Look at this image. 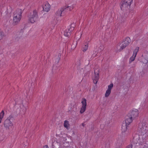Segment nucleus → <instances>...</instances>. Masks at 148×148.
<instances>
[{"label": "nucleus", "mask_w": 148, "mask_h": 148, "mask_svg": "<svg viewBox=\"0 0 148 148\" xmlns=\"http://www.w3.org/2000/svg\"><path fill=\"white\" fill-rule=\"evenodd\" d=\"M23 11L21 9H17L14 13L13 20V24L15 25L17 24L20 21L22 17Z\"/></svg>", "instance_id": "1"}, {"label": "nucleus", "mask_w": 148, "mask_h": 148, "mask_svg": "<svg viewBox=\"0 0 148 148\" xmlns=\"http://www.w3.org/2000/svg\"><path fill=\"white\" fill-rule=\"evenodd\" d=\"M134 119L132 117L128 114L125 116V123H123L122 127L121 130L123 132H125L127 130V127Z\"/></svg>", "instance_id": "2"}, {"label": "nucleus", "mask_w": 148, "mask_h": 148, "mask_svg": "<svg viewBox=\"0 0 148 148\" xmlns=\"http://www.w3.org/2000/svg\"><path fill=\"white\" fill-rule=\"evenodd\" d=\"M139 133L144 138L148 136V127L144 123L139 127L138 129Z\"/></svg>", "instance_id": "3"}, {"label": "nucleus", "mask_w": 148, "mask_h": 148, "mask_svg": "<svg viewBox=\"0 0 148 148\" xmlns=\"http://www.w3.org/2000/svg\"><path fill=\"white\" fill-rule=\"evenodd\" d=\"M14 120V117L12 115H10L8 118L5 120L4 122V127L6 129H9L13 125L12 122Z\"/></svg>", "instance_id": "4"}, {"label": "nucleus", "mask_w": 148, "mask_h": 148, "mask_svg": "<svg viewBox=\"0 0 148 148\" xmlns=\"http://www.w3.org/2000/svg\"><path fill=\"white\" fill-rule=\"evenodd\" d=\"M139 60L143 64H147L148 62V53L147 52L144 53L139 58Z\"/></svg>", "instance_id": "5"}, {"label": "nucleus", "mask_w": 148, "mask_h": 148, "mask_svg": "<svg viewBox=\"0 0 148 148\" xmlns=\"http://www.w3.org/2000/svg\"><path fill=\"white\" fill-rule=\"evenodd\" d=\"M99 70L96 69L94 70V74L92 77L93 82L95 84H96L99 78Z\"/></svg>", "instance_id": "6"}, {"label": "nucleus", "mask_w": 148, "mask_h": 148, "mask_svg": "<svg viewBox=\"0 0 148 148\" xmlns=\"http://www.w3.org/2000/svg\"><path fill=\"white\" fill-rule=\"evenodd\" d=\"M132 0L130 1L129 0V2H128V1H126L125 0H123L121 1L120 3L121 9V10H124V8H127L128 6H130L132 2Z\"/></svg>", "instance_id": "7"}, {"label": "nucleus", "mask_w": 148, "mask_h": 148, "mask_svg": "<svg viewBox=\"0 0 148 148\" xmlns=\"http://www.w3.org/2000/svg\"><path fill=\"white\" fill-rule=\"evenodd\" d=\"M81 102L82 104V106L81 108L80 112L82 114L86 110V99L84 98L82 99Z\"/></svg>", "instance_id": "8"}, {"label": "nucleus", "mask_w": 148, "mask_h": 148, "mask_svg": "<svg viewBox=\"0 0 148 148\" xmlns=\"http://www.w3.org/2000/svg\"><path fill=\"white\" fill-rule=\"evenodd\" d=\"M131 116L134 119L136 117L138 116V110L135 109L133 110L131 112L128 114Z\"/></svg>", "instance_id": "9"}, {"label": "nucleus", "mask_w": 148, "mask_h": 148, "mask_svg": "<svg viewBox=\"0 0 148 148\" xmlns=\"http://www.w3.org/2000/svg\"><path fill=\"white\" fill-rule=\"evenodd\" d=\"M74 29V27H73V28L70 27V29H66L64 32V36L69 37L71 35V32Z\"/></svg>", "instance_id": "10"}, {"label": "nucleus", "mask_w": 148, "mask_h": 148, "mask_svg": "<svg viewBox=\"0 0 148 148\" xmlns=\"http://www.w3.org/2000/svg\"><path fill=\"white\" fill-rule=\"evenodd\" d=\"M28 17L29 18V20L31 23H34L35 22L38 18H34V16L32 15L31 14L30 15H29Z\"/></svg>", "instance_id": "11"}, {"label": "nucleus", "mask_w": 148, "mask_h": 148, "mask_svg": "<svg viewBox=\"0 0 148 148\" xmlns=\"http://www.w3.org/2000/svg\"><path fill=\"white\" fill-rule=\"evenodd\" d=\"M121 46L120 48L117 51V52H118L121 51L128 46L127 45L126 43H125L124 42H123V41L121 42Z\"/></svg>", "instance_id": "12"}, {"label": "nucleus", "mask_w": 148, "mask_h": 148, "mask_svg": "<svg viewBox=\"0 0 148 148\" xmlns=\"http://www.w3.org/2000/svg\"><path fill=\"white\" fill-rule=\"evenodd\" d=\"M43 10L44 11L48 12L50 10V5L48 3L46 4L42 5Z\"/></svg>", "instance_id": "13"}, {"label": "nucleus", "mask_w": 148, "mask_h": 148, "mask_svg": "<svg viewBox=\"0 0 148 148\" xmlns=\"http://www.w3.org/2000/svg\"><path fill=\"white\" fill-rule=\"evenodd\" d=\"M20 108V112L22 114L25 113L26 112V108L24 106L23 104L21 105Z\"/></svg>", "instance_id": "14"}, {"label": "nucleus", "mask_w": 148, "mask_h": 148, "mask_svg": "<svg viewBox=\"0 0 148 148\" xmlns=\"http://www.w3.org/2000/svg\"><path fill=\"white\" fill-rule=\"evenodd\" d=\"M15 103V104L16 105L17 104H20L22 103H23V100L21 99L20 97H19L18 98H17V99H16L14 100Z\"/></svg>", "instance_id": "15"}, {"label": "nucleus", "mask_w": 148, "mask_h": 148, "mask_svg": "<svg viewBox=\"0 0 148 148\" xmlns=\"http://www.w3.org/2000/svg\"><path fill=\"white\" fill-rule=\"evenodd\" d=\"M123 41L125 43H126L127 45H128L131 42V40L130 38L127 37Z\"/></svg>", "instance_id": "16"}, {"label": "nucleus", "mask_w": 148, "mask_h": 148, "mask_svg": "<svg viewBox=\"0 0 148 148\" xmlns=\"http://www.w3.org/2000/svg\"><path fill=\"white\" fill-rule=\"evenodd\" d=\"M56 14L58 16H63L64 14L63 13L62 11V10L61 9L60 10H58L56 13Z\"/></svg>", "instance_id": "17"}, {"label": "nucleus", "mask_w": 148, "mask_h": 148, "mask_svg": "<svg viewBox=\"0 0 148 148\" xmlns=\"http://www.w3.org/2000/svg\"><path fill=\"white\" fill-rule=\"evenodd\" d=\"M62 10V11L63 13L65 14V13L68 12L67 10V8L66 7V5L61 8Z\"/></svg>", "instance_id": "18"}, {"label": "nucleus", "mask_w": 148, "mask_h": 148, "mask_svg": "<svg viewBox=\"0 0 148 148\" xmlns=\"http://www.w3.org/2000/svg\"><path fill=\"white\" fill-rule=\"evenodd\" d=\"M31 14L34 16V18H38V12L36 10H34L33 11V13Z\"/></svg>", "instance_id": "19"}, {"label": "nucleus", "mask_w": 148, "mask_h": 148, "mask_svg": "<svg viewBox=\"0 0 148 148\" xmlns=\"http://www.w3.org/2000/svg\"><path fill=\"white\" fill-rule=\"evenodd\" d=\"M64 125L65 127L67 128L69 126V122L67 120H65L64 121Z\"/></svg>", "instance_id": "20"}, {"label": "nucleus", "mask_w": 148, "mask_h": 148, "mask_svg": "<svg viewBox=\"0 0 148 148\" xmlns=\"http://www.w3.org/2000/svg\"><path fill=\"white\" fill-rule=\"evenodd\" d=\"M139 49V48L138 47H136L135 49L133 52V56H136L138 52V50Z\"/></svg>", "instance_id": "21"}, {"label": "nucleus", "mask_w": 148, "mask_h": 148, "mask_svg": "<svg viewBox=\"0 0 148 148\" xmlns=\"http://www.w3.org/2000/svg\"><path fill=\"white\" fill-rule=\"evenodd\" d=\"M5 36V35L3 32L2 31H0V40H1Z\"/></svg>", "instance_id": "22"}, {"label": "nucleus", "mask_w": 148, "mask_h": 148, "mask_svg": "<svg viewBox=\"0 0 148 148\" xmlns=\"http://www.w3.org/2000/svg\"><path fill=\"white\" fill-rule=\"evenodd\" d=\"M111 93V90H106L105 94V97H108L109 96Z\"/></svg>", "instance_id": "23"}, {"label": "nucleus", "mask_w": 148, "mask_h": 148, "mask_svg": "<svg viewBox=\"0 0 148 148\" xmlns=\"http://www.w3.org/2000/svg\"><path fill=\"white\" fill-rule=\"evenodd\" d=\"M67 8V10L68 11H71L73 9V7L72 6H68V5H66Z\"/></svg>", "instance_id": "24"}, {"label": "nucleus", "mask_w": 148, "mask_h": 148, "mask_svg": "<svg viewBox=\"0 0 148 148\" xmlns=\"http://www.w3.org/2000/svg\"><path fill=\"white\" fill-rule=\"evenodd\" d=\"M135 57L136 56H133V55L130 58L129 62L130 63L132 62L134 60Z\"/></svg>", "instance_id": "25"}, {"label": "nucleus", "mask_w": 148, "mask_h": 148, "mask_svg": "<svg viewBox=\"0 0 148 148\" xmlns=\"http://www.w3.org/2000/svg\"><path fill=\"white\" fill-rule=\"evenodd\" d=\"M4 115V113L3 110H2L0 113V119H3Z\"/></svg>", "instance_id": "26"}, {"label": "nucleus", "mask_w": 148, "mask_h": 148, "mask_svg": "<svg viewBox=\"0 0 148 148\" xmlns=\"http://www.w3.org/2000/svg\"><path fill=\"white\" fill-rule=\"evenodd\" d=\"M60 55H59L57 57L56 59V62L57 63L59 62V60L60 59Z\"/></svg>", "instance_id": "27"}, {"label": "nucleus", "mask_w": 148, "mask_h": 148, "mask_svg": "<svg viewBox=\"0 0 148 148\" xmlns=\"http://www.w3.org/2000/svg\"><path fill=\"white\" fill-rule=\"evenodd\" d=\"M113 86V84L112 83L110 85L108 86V90H111Z\"/></svg>", "instance_id": "28"}, {"label": "nucleus", "mask_w": 148, "mask_h": 148, "mask_svg": "<svg viewBox=\"0 0 148 148\" xmlns=\"http://www.w3.org/2000/svg\"><path fill=\"white\" fill-rule=\"evenodd\" d=\"M88 47V45L87 44L85 45V47H83V51H86Z\"/></svg>", "instance_id": "29"}, {"label": "nucleus", "mask_w": 148, "mask_h": 148, "mask_svg": "<svg viewBox=\"0 0 148 148\" xmlns=\"http://www.w3.org/2000/svg\"><path fill=\"white\" fill-rule=\"evenodd\" d=\"M99 51H101L103 49V47L101 45L99 48Z\"/></svg>", "instance_id": "30"}, {"label": "nucleus", "mask_w": 148, "mask_h": 148, "mask_svg": "<svg viewBox=\"0 0 148 148\" xmlns=\"http://www.w3.org/2000/svg\"><path fill=\"white\" fill-rule=\"evenodd\" d=\"M81 62L80 60H79L77 62V64L78 65V66H79L81 64Z\"/></svg>", "instance_id": "31"}, {"label": "nucleus", "mask_w": 148, "mask_h": 148, "mask_svg": "<svg viewBox=\"0 0 148 148\" xmlns=\"http://www.w3.org/2000/svg\"><path fill=\"white\" fill-rule=\"evenodd\" d=\"M126 148H132V145H130L127 146Z\"/></svg>", "instance_id": "32"}, {"label": "nucleus", "mask_w": 148, "mask_h": 148, "mask_svg": "<svg viewBox=\"0 0 148 148\" xmlns=\"http://www.w3.org/2000/svg\"><path fill=\"white\" fill-rule=\"evenodd\" d=\"M75 26V25L74 24H71L70 27L72 28H73V27H74Z\"/></svg>", "instance_id": "33"}, {"label": "nucleus", "mask_w": 148, "mask_h": 148, "mask_svg": "<svg viewBox=\"0 0 148 148\" xmlns=\"http://www.w3.org/2000/svg\"><path fill=\"white\" fill-rule=\"evenodd\" d=\"M94 129V127L93 126H92L91 127V128L90 129V131H92Z\"/></svg>", "instance_id": "34"}, {"label": "nucleus", "mask_w": 148, "mask_h": 148, "mask_svg": "<svg viewBox=\"0 0 148 148\" xmlns=\"http://www.w3.org/2000/svg\"><path fill=\"white\" fill-rule=\"evenodd\" d=\"M109 147H110V146H109V144L107 145V144H106V148H109Z\"/></svg>", "instance_id": "35"}, {"label": "nucleus", "mask_w": 148, "mask_h": 148, "mask_svg": "<svg viewBox=\"0 0 148 148\" xmlns=\"http://www.w3.org/2000/svg\"><path fill=\"white\" fill-rule=\"evenodd\" d=\"M43 148H48V147L47 145H46L43 147Z\"/></svg>", "instance_id": "36"}, {"label": "nucleus", "mask_w": 148, "mask_h": 148, "mask_svg": "<svg viewBox=\"0 0 148 148\" xmlns=\"http://www.w3.org/2000/svg\"><path fill=\"white\" fill-rule=\"evenodd\" d=\"M85 124L84 123H82V125L83 127H84L85 126Z\"/></svg>", "instance_id": "37"}, {"label": "nucleus", "mask_w": 148, "mask_h": 148, "mask_svg": "<svg viewBox=\"0 0 148 148\" xmlns=\"http://www.w3.org/2000/svg\"><path fill=\"white\" fill-rule=\"evenodd\" d=\"M2 119H0V123H1Z\"/></svg>", "instance_id": "38"}, {"label": "nucleus", "mask_w": 148, "mask_h": 148, "mask_svg": "<svg viewBox=\"0 0 148 148\" xmlns=\"http://www.w3.org/2000/svg\"><path fill=\"white\" fill-rule=\"evenodd\" d=\"M22 30H21V32H22Z\"/></svg>", "instance_id": "39"}, {"label": "nucleus", "mask_w": 148, "mask_h": 148, "mask_svg": "<svg viewBox=\"0 0 148 148\" xmlns=\"http://www.w3.org/2000/svg\"><path fill=\"white\" fill-rule=\"evenodd\" d=\"M145 148L144 147V148Z\"/></svg>", "instance_id": "40"}]
</instances>
